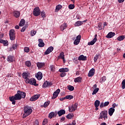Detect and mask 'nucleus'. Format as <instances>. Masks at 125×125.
<instances>
[{
	"label": "nucleus",
	"instance_id": "obj_1",
	"mask_svg": "<svg viewBox=\"0 0 125 125\" xmlns=\"http://www.w3.org/2000/svg\"><path fill=\"white\" fill-rule=\"evenodd\" d=\"M20 90H18L17 94L9 98L10 101L12 102V103L13 105H15L16 104V101L15 100H21V96L20 95Z\"/></svg>",
	"mask_w": 125,
	"mask_h": 125
},
{
	"label": "nucleus",
	"instance_id": "obj_2",
	"mask_svg": "<svg viewBox=\"0 0 125 125\" xmlns=\"http://www.w3.org/2000/svg\"><path fill=\"white\" fill-rule=\"evenodd\" d=\"M107 110H103L101 112L99 119H102V120H107L108 119V116H107Z\"/></svg>",
	"mask_w": 125,
	"mask_h": 125
},
{
	"label": "nucleus",
	"instance_id": "obj_3",
	"mask_svg": "<svg viewBox=\"0 0 125 125\" xmlns=\"http://www.w3.org/2000/svg\"><path fill=\"white\" fill-rule=\"evenodd\" d=\"M26 83H30V84H32V85H36L37 81L35 78H31V79H26L25 80Z\"/></svg>",
	"mask_w": 125,
	"mask_h": 125
},
{
	"label": "nucleus",
	"instance_id": "obj_4",
	"mask_svg": "<svg viewBox=\"0 0 125 125\" xmlns=\"http://www.w3.org/2000/svg\"><path fill=\"white\" fill-rule=\"evenodd\" d=\"M9 37L11 41H14L15 40V31L14 29H11L9 31Z\"/></svg>",
	"mask_w": 125,
	"mask_h": 125
},
{
	"label": "nucleus",
	"instance_id": "obj_5",
	"mask_svg": "<svg viewBox=\"0 0 125 125\" xmlns=\"http://www.w3.org/2000/svg\"><path fill=\"white\" fill-rule=\"evenodd\" d=\"M32 112H33L32 110H24V113L22 115L23 119H25V118H27L28 116L31 115Z\"/></svg>",
	"mask_w": 125,
	"mask_h": 125
},
{
	"label": "nucleus",
	"instance_id": "obj_6",
	"mask_svg": "<svg viewBox=\"0 0 125 125\" xmlns=\"http://www.w3.org/2000/svg\"><path fill=\"white\" fill-rule=\"evenodd\" d=\"M41 15V10L39 7H37L34 9L33 15L34 16H39Z\"/></svg>",
	"mask_w": 125,
	"mask_h": 125
},
{
	"label": "nucleus",
	"instance_id": "obj_7",
	"mask_svg": "<svg viewBox=\"0 0 125 125\" xmlns=\"http://www.w3.org/2000/svg\"><path fill=\"white\" fill-rule=\"evenodd\" d=\"M59 93H60V89H58L53 94V97H52V99H55V98H57L58 94H59Z\"/></svg>",
	"mask_w": 125,
	"mask_h": 125
},
{
	"label": "nucleus",
	"instance_id": "obj_8",
	"mask_svg": "<svg viewBox=\"0 0 125 125\" xmlns=\"http://www.w3.org/2000/svg\"><path fill=\"white\" fill-rule=\"evenodd\" d=\"M81 39H82V36L78 35L76 37V39L74 42V44L75 45H78V44L80 43V42H81Z\"/></svg>",
	"mask_w": 125,
	"mask_h": 125
},
{
	"label": "nucleus",
	"instance_id": "obj_9",
	"mask_svg": "<svg viewBox=\"0 0 125 125\" xmlns=\"http://www.w3.org/2000/svg\"><path fill=\"white\" fill-rule=\"evenodd\" d=\"M97 42V34L95 35V38L90 42L88 43V45H93Z\"/></svg>",
	"mask_w": 125,
	"mask_h": 125
},
{
	"label": "nucleus",
	"instance_id": "obj_10",
	"mask_svg": "<svg viewBox=\"0 0 125 125\" xmlns=\"http://www.w3.org/2000/svg\"><path fill=\"white\" fill-rule=\"evenodd\" d=\"M54 48L52 46H50L48 48V49L45 51L44 52V54L45 55H47V54H49L50 52H52V51H53Z\"/></svg>",
	"mask_w": 125,
	"mask_h": 125
},
{
	"label": "nucleus",
	"instance_id": "obj_11",
	"mask_svg": "<svg viewBox=\"0 0 125 125\" xmlns=\"http://www.w3.org/2000/svg\"><path fill=\"white\" fill-rule=\"evenodd\" d=\"M22 78L24 79L25 80H29V78L30 77V73H27V72H23L22 74Z\"/></svg>",
	"mask_w": 125,
	"mask_h": 125
},
{
	"label": "nucleus",
	"instance_id": "obj_12",
	"mask_svg": "<svg viewBox=\"0 0 125 125\" xmlns=\"http://www.w3.org/2000/svg\"><path fill=\"white\" fill-rule=\"evenodd\" d=\"M41 96V95H35L32 96L30 99V101H36L37 99H39V98Z\"/></svg>",
	"mask_w": 125,
	"mask_h": 125
},
{
	"label": "nucleus",
	"instance_id": "obj_13",
	"mask_svg": "<svg viewBox=\"0 0 125 125\" xmlns=\"http://www.w3.org/2000/svg\"><path fill=\"white\" fill-rule=\"evenodd\" d=\"M36 77L39 81H41L42 79V73L41 72H38Z\"/></svg>",
	"mask_w": 125,
	"mask_h": 125
},
{
	"label": "nucleus",
	"instance_id": "obj_14",
	"mask_svg": "<svg viewBox=\"0 0 125 125\" xmlns=\"http://www.w3.org/2000/svg\"><path fill=\"white\" fill-rule=\"evenodd\" d=\"M45 65L44 62H37V66L39 69H42V68H43Z\"/></svg>",
	"mask_w": 125,
	"mask_h": 125
},
{
	"label": "nucleus",
	"instance_id": "obj_15",
	"mask_svg": "<svg viewBox=\"0 0 125 125\" xmlns=\"http://www.w3.org/2000/svg\"><path fill=\"white\" fill-rule=\"evenodd\" d=\"M95 73V70L94 68H92L89 72L88 74V77H92L93 76H94V74Z\"/></svg>",
	"mask_w": 125,
	"mask_h": 125
},
{
	"label": "nucleus",
	"instance_id": "obj_16",
	"mask_svg": "<svg viewBox=\"0 0 125 125\" xmlns=\"http://www.w3.org/2000/svg\"><path fill=\"white\" fill-rule=\"evenodd\" d=\"M87 59L86 56H84L83 55H80L78 58V60L81 61H86Z\"/></svg>",
	"mask_w": 125,
	"mask_h": 125
},
{
	"label": "nucleus",
	"instance_id": "obj_17",
	"mask_svg": "<svg viewBox=\"0 0 125 125\" xmlns=\"http://www.w3.org/2000/svg\"><path fill=\"white\" fill-rule=\"evenodd\" d=\"M52 85V83L51 82H48L47 81H46L43 84V87H47V86H51Z\"/></svg>",
	"mask_w": 125,
	"mask_h": 125
},
{
	"label": "nucleus",
	"instance_id": "obj_18",
	"mask_svg": "<svg viewBox=\"0 0 125 125\" xmlns=\"http://www.w3.org/2000/svg\"><path fill=\"white\" fill-rule=\"evenodd\" d=\"M58 58L61 59L63 60L64 63H65V55H64V52H62L60 55L58 56Z\"/></svg>",
	"mask_w": 125,
	"mask_h": 125
},
{
	"label": "nucleus",
	"instance_id": "obj_19",
	"mask_svg": "<svg viewBox=\"0 0 125 125\" xmlns=\"http://www.w3.org/2000/svg\"><path fill=\"white\" fill-rule=\"evenodd\" d=\"M115 35V32H110L106 36V38L107 39H111V38H113Z\"/></svg>",
	"mask_w": 125,
	"mask_h": 125
},
{
	"label": "nucleus",
	"instance_id": "obj_20",
	"mask_svg": "<svg viewBox=\"0 0 125 125\" xmlns=\"http://www.w3.org/2000/svg\"><path fill=\"white\" fill-rule=\"evenodd\" d=\"M39 43L38 44V46L39 47H43L44 46V43L42 41V39H39L38 40Z\"/></svg>",
	"mask_w": 125,
	"mask_h": 125
},
{
	"label": "nucleus",
	"instance_id": "obj_21",
	"mask_svg": "<svg viewBox=\"0 0 125 125\" xmlns=\"http://www.w3.org/2000/svg\"><path fill=\"white\" fill-rule=\"evenodd\" d=\"M0 43H3V44L6 46L7 45H8V41L7 40H3L2 39L0 40Z\"/></svg>",
	"mask_w": 125,
	"mask_h": 125
},
{
	"label": "nucleus",
	"instance_id": "obj_22",
	"mask_svg": "<svg viewBox=\"0 0 125 125\" xmlns=\"http://www.w3.org/2000/svg\"><path fill=\"white\" fill-rule=\"evenodd\" d=\"M59 71V72H60V73H65L66 72L69 71V68H60Z\"/></svg>",
	"mask_w": 125,
	"mask_h": 125
},
{
	"label": "nucleus",
	"instance_id": "obj_23",
	"mask_svg": "<svg viewBox=\"0 0 125 125\" xmlns=\"http://www.w3.org/2000/svg\"><path fill=\"white\" fill-rule=\"evenodd\" d=\"M7 60L8 62H13L14 60V57L12 56H9L7 57Z\"/></svg>",
	"mask_w": 125,
	"mask_h": 125
},
{
	"label": "nucleus",
	"instance_id": "obj_24",
	"mask_svg": "<svg viewBox=\"0 0 125 125\" xmlns=\"http://www.w3.org/2000/svg\"><path fill=\"white\" fill-rule=\"evenodd\" d=\"M95 106L96 107V110H98V107L99 105H100V101L99 100H96L94 103Z\"/></svg>",
	"mask_w": 125,
	"mask_h": 125
},
{
	"label": "nucleus",
	"instance_id": "obj_25",
	"mask_svg": "<svg viewBox=\"0 0 125 125\" xmlns=\"http://www.w3.org/2000/svg\"><path fill=\"white\" fill-rule=\"evenodd\" d=\"M13 14H14V16H15V17H16V18H18V17H19V16H20V12H19L18 11H15L13 12Z\"/></svg>",
	"mask_w": 125,
	"mask_h": 125
},
{
	"label": "nucleus",
	"instance_id": "obj_26",
	"mask_svg": "<svg viewBox=\"0 0 125 125\" xmlns=\"http://www.w3.org/2000/svg\"><path fill=\"white\" fill-rule=\"evenodd\" d=\"M20 95L21 97V99L25 98L26 97V93L20 91Z\"/></svg>",
	"mask_w": 125,
	"mask_h": 125
},
{
	"label": "nucleus",
	"instance_id": "obj_27",
	"mask_svg": "<svg viewBox=\"0 0 125 125\" xmlns=\"http://www.w3.org/2000/svg\"><path fill=\"white\" fill-rule=\"evenodd\" d=\"M82 80H83V78L81 77L76 78L74 79V82L75 83H81L82 82Z\"/></svg>",
	"mask_w": 125,
	"mask_h": 125
},
{
	"label": "nucleus",
	"instance_id": "obj_28",
	"mask_svg": "<svg viewBox=\"0 0 125 125\" xmlns=\"http://www.w3.org/2000/svg\"><path fill=\"white\" fill-rule=\"evenodd\" d=\"M65 113H66L65 110H61L59 111H58V114L59 117H61V116H62V115H64Z\"/></svg>",
	"mask_w": 125,
	"mask_h": 125
},
{
	"label": "nucleus",
	"instance_id": "obj_29",
	"mask_svg": "<svg viewBox=\"0 0 125 125\" xmlns=\"http://www.w3.org/2000/svg\"><path fill=\"white\" fill-rule=\"evenodd\" d=\"M25 21L24 19H21L20 22L19 26L20 27H23L25 25Z\"/></svg>",
	"mask_w": 125,
	"mask_h": 125
},
{
	"label": "nucleus",
	"instance_id": "obj_30",
	"mask_svg": "<svg viewBox=\"0 0 125 125\" xmlns=\"http://www.w3.org/2000/svg\"><path fill=\"white\" fill-rule=\"evenodd\" d=\"M25 65L27 67H28L29 68H31L32 69V63L30 61H26L25 62Z\"/></svg>",
	"mask_w": 125,
	"mask_h": 125
},
{
	"label": "nucleus",
	"instance_id": "obj_31",
	"mask_svg": "<svg viewBox=\"0 0 125 125\" xmlns=\"http://www.w3.org/2000/svg\"><path fill=\"white\" fill-rule=\"evenodd\" d=\"M61 8H62V6L61 5L59 4V5H57L56 7V9H55L56 12H58V11H59V10H60V9H61Z\"/></svg>",
	"mask_w": 125,
	"mask_h": 125
},
{
	"label": "nucleus",
	"instance_id": "obj_32",
	"mask_svg": "<svg viewBox=\"0 0 125 125\" xmlns=\"http://www.w3.org/2000/svg\"><path fill=\"white\" fill-rule=\"evenodd\" d=\"M66 28H67V24L63 23L61 26V30L62 31H64V30H65V29H66Z\"/></svg>",
	"mask_w": 125,
	"mask_h": 125
},
{
	"label": "nucleus",
	"instance_id": "obj_33",
	"mask_svg": "<svg viewBox=\"0 0 125 125\" xmlns=\"http://www.w3.org/2000/svg\"><path fill=\"white\" fill-rule=\"evenodd\" d=\"M83 21H78L75 23V26H78L83 25Z\"/></svg>",
	"mask_w": 125,
	"mask_h": 125
},
{
	"label": "nucleus",
	"instance_id": "obj_34",
	"mask_svg": "<svg viewBox=\"0 0 125 125\" xmlns=\"http://www.w3.org/2000/svg\"><path fill=\"white\" fill-rule=\"evenodd\" d=\"M55 116V113L54 112H52L49 114L48 118L49 119H52Z\"/></svg>",
	"mask_w": 125,
	"mask_h": 125
},
{
	"label": "nucleus",
	"instance_id": "obj_35",
	"mask_svg": "<svg viewBox=\"0 0 125 125\" xmlns=\"http://www.w3.org/2000/svg\"><path fill=\"white\" fill-rule=\"evenodd\" d=\"M118 41H119V42H122V41H124L125 40V36H120L117 38Z\"/></svg>",
	"mask_w": 125,
	"mask_h": 125
},
{
	"label": "nucleus",
	"instance_id": "obj_36",
	"mask_svg": "<svg viewBox=\"0 0 125 125\" xmlns=\"http://www.w3.org/2000/svg\"><path fill=\"white\" fill-rule=\"evenodd\" d=\"M78 104L75 103L74 104L72 105L71 109L72 110H77L78 109Z\"/></svg>",
	"mask_w": 125,
	"mask_h": 125
},
{
	"label": "nucleus",
	"instance_id": "obj_37",
	"mask_svg": "<svg viewBox=\"0 0 125 125\" xmlns=\"http://www.w3.org/2000/svg\"><path fill=\"white\" fill-rule=\"evenodd\" d=\"M67 88L70 91H73V90L75 89V88L74 87V86L71 85H69L68 86H67Z\"/></svg>",
	"mask_w": 125,
	"mask_h": 125
},
{
	"label": "nucleus",
	"instance_id": "obj_38",
	"mask_svg": "<svg viewBox=\"0 0 125 125\" xmlns=\"http://www.w3.org/2000/svg\"><path fill=\"white\" fill-rule=\"evenodd\" d=\"M74 117V114H71L69 113L66 116V118L70 120V119H72Z\"/></svg>",
	"mask_w": 125,
	"mask_h": 125
},
{
	"label": "nucleus",
	"instance_id": "obj_39",
	"mask_svg": "<svg viewBox=\"0 0 125 125\" xmlns=\"http://www.w3.org/2000/svg\"><path fill=\"white\" fill-rule=\"evenodd\" d=\"M97 28H98L99 30L100 31H101V30H102L103 27H102V23L101 22H99L98 24V27Z\"/></svg>",
	"mask_w": 125,
	"mask_h": 125
},
{
	"label": "nucleus",
	"instance_id": "obj_40",
	"mask_svg": "<svg viewBox=\"0 0 125 125\" xmlns=\"http://www.w3.org/2000/svg\"><path fill=\"white\" fill-rule=\"evenodd\" d=\"M98 91H99V89L98 88H95L92 92V95H94V94H96Z\"/></svg>",
	"mask_w": 125,
	"mask_h": 125
},
{
	"label": "nucleus",
	"instance_id": "obj_41",
	"mask_svg": "<svg viewBox=\"0 0 125 125\" xmlns=\"http://www.w3.org/2000/svg\"><path fill=\"white\" fill-rule=\"evenodd\" d=\"M66 99H69V100H71V99H73L74 98V96L71 95H68L65 96Z\"/></svg>",
	"mask_w": 125,
	"mask_h": 125
},
{
	"label": "nucleus",
	"instance_id": "obj_42",
	"mask_svg": "<svg viewBox=\"0 0 125 125\" xmlns=\"http://www.w3.org/2000/svg\"><path fill=\"white\" fill-rule=\"evenodd\" d=\"M98 58H99V54L96 55V56H95L94 58V61L95 63H96V62L97 61V60L98 59Z\"/></svg>",
	"mask_w": 125,
	"mask_h": 125
},
{
	"label": "nucleus",
	"instance_id": "obj_43",
	"mask_svg": "<svg viewBox=\"0 0 125 125\" xmlns=\"http://www.w3.org/2000/svg\"><path fill=\"white\" fill-rule=\"evenodd\" d=\"M106 81V77L104 76L100 79V83H104Z\"/></svg>",
	"mask_w": 125,
	"mask_h": 125
},
{
	"label": "nucleus",
	"instance_id": "obj_44",
	"mask_svg": "<svg viewBox=\"0 0 125 125\" xmlns=\"http://www.w3.org/2000/svg\"><path fill=\"white\" fill-rule=\"evenodd\" d=\"M49 103H50V102L49 101L45 102L43 104V107H44V108H46V107L49 105Z\"/></svg>",
	"mask_w": 125,
	"mask_h": 125
},
{
	"label": "nucleus",
	"instance_id": "obj_45",
	"mask_svg": "<svg viewBox=\"0 0 125 125\" xmlns=\"http://www.w3.org/2000/svg\"><path fill=\"white\" fill-rule=\"evenodd\" d=\"M36 34H37V31H35V30H32L31 31V37H33V36H35L36 35Z\"/></svg>",
	"mask_w": 125,
	"mask_h": 125
},
{
	"label": "nucleus",
	"instance_id": "obj_46",
	"mask_svg": "<svg viewBox=\"0 0 125 125\" xmlns=\"http://www.w3.org/2000/svg\"><path fill=\"white\" fill-rule=\"evenodd\" d=\"M114 112H115V110H109L108 114L109 116H112Z\"/></svg>",
	"mask_w": 125,
	"mask_h": 125
},
{
	"label": "nucleus",
	"instance_id": "obj_47",
	"mask_svg": "<svg viewBox=\"0 0 125 125\" xmlns=\"http://www.w3.org/2000/svg\"><path fill=\"white\" fill-rule=\"evenodd\" d=\"M24 52L28 53V52L30 51V48L28 47H25L24 48Z\"/></svg>",
	"mask_w": 125,
	"mask_h": 125
},
{
	"label": "nucleus",
	"instance_id": "obj_48",
	"mask_svg": "<svg viewBox=\"0 0 125 125\" xmlns=\"http://www.w3.org/2000/svg\"><path fill=\"white\" fill-rule=\"evenodd\" d=\"M32 109H33V108H32L28 105H26L24 106V110H32Z\"/></svg>",
	"mask_w": 125,
	"mask_h": 125
},
{
	"label": "nucleus",
	"instance_id": "obj_49",
	"mask_svg": "<svg viewBox=\"0 0 125 125\" xmlns=\"http://www.w3.org/2000/svg\"><path fill=\"white\" fill-rule=\"evenodd\" d=\"M68 8L69 9H74L75 8V5L74 4H70L68 6Z\"/></svg>",
	"mask_w": 125,
	"mask_h": 125
},
{
	"label": "nucleus",
	"instance_id": "obj_50",
	"mask_svg": "<svg viewBox=\"0 0 125 125\" xmlns=\"http://www.w3.org/2000/svg\"><path fill=\"white\" fill-rule=\"evenodd\" d=\"M122 84L123 89H125V79L123 81Z\"/></svg>",
	"mask_w": 125,
	"mask_h": 125
},
{
	"label": "nucleus",
	"instance_id": "obj_51",
	"mask_svg": "<svg viewBox=\"0 0 125 125\" xmlns=\"http://www.w3.org/2000/svg\"><path fill=\"white\" fill-rule=\"evenodd\" d=\"M50 68L51 69V71H52V72H54V71H55V67H54V65L50 66Z\"/></svg>",
	"mask_w": 125,
	"mask_h": 125
},
{
	"label": "nucleus",
	"instance_id": "obj_52",
	"mask_svg": "<svg viewBox=\"0 0 125 125\" xmlns=\"http://www.w3.org/2000/svg\"><path fill=\"white\" fill-rule=\"evenodd\" d=\"M41 16L42 18H44V17H45V12H44V11H43L41 12Z\"/></svg>",
	"mask_w": 125,
	"mask_h": 125
},
{
	"label": "nucleus",
	"instance_id": "obj_53",
	"mask_svg": "<svg viewBox=\"0 0 125 125\" xmlns=\"http://www.w3.org/2000/svg\"><path fill=\"white\" fill-rule=\"evenodd\" d=\"M47 119H44L42 122V125H46V123H47Z\"/></svg>",
	"mask_w": 125,
	"mask_h": 125
},
{
	"label": "nucleus",
	"instance_id": "obj_54",
	"mask_svg": "<svg viewBox=\"0 0 125 125\" xmlns=\"http://www.w3.org/2000/svg\"><path fill=\"white\" fill-rule=\"evenodd\" d=\"M33 125H39V121L38 120H36L33 123Z\"/></svg>",
	"mask_w": 125,
	"mask_h": 125
},
{
	"label": "nucleus",
	"instance_id": "obj_55",
	"mask_svg": "<svg viewBox=\"0 0 125 125\" xmlns=\"http://www.w3.org/2000/svg\"><path fill=\"white\" fill-rule=\"evenodd\" d=\"M100 108H103V107H105V105H104V103L102 102L101 103L100 105Z\"/></svg>",
	"mask_w": 125,
	"mask_h": 125
},
{
	"label": "nucleus",
	"instance_id": "obj_56",
	"mask_svg": "<svg viewBox=\"0 0 125 125\" xmlns=\"http://www.w3.org/2000/svg\"><path fill=\"white\" fill-rule=\"evenodd\" d=\"M65 76H66V73L65 72H62V73L61 74V77L62 78L65 77Z\"/></svg>",
	"mask_w": 125,
	"mask_h": 125
},
{
	"label": "nucleus",
	"instance_id": "obj_57",
	"mask_svg": "<svg viewBox=\"0 0 125 125\" xmlns=\"http://www.w3.org/2000/svg\"><path fill=\"white\" fill-rule=\"evenodd\" d=\"M109 102H105L104 103V107H106V106H108V105H109Z\"/></svg>",
	"mask_w": 125,
	"mask_h": 125
},
{
	"label": "nucleus",
	"instance_id": "obj_58",
	"mask_svg": "<svg viewBox=\"0 0 125 125\" xmlns=\"http://www.w3.org/2000/svg\"><path fill=\"white\" fill-rule=\"evenodd\" d=\"M26 30V26H24L22 28V29H21V32H25V30Z\"/></svg>",
	"mask_w": 125,
	"mask_h": 125
},
{
	"label": "nucleus",
	"instance_id": "obj_59",
	"mask_svg": "<svg viewBox=\"0 0 125 125\" xmlns=\"http://www.w3.org/2000/svg\"><path fill=\"white\" fill-rule=\"evenodd\" d=\"M16 47H17V45H16V44H14L12 45V48L13 49H15V48H16Z\"/></svg>",
	"mask_w": 125,
	"mask_h": 125
},
{
	"label": "nucleus",
	"instance_id": "obj_60",
	"mask_svg": "<svg viewBox=\"0 0 125 125\" xmlns=\"http://www.w3.org/2000/svg\"><path fill=\"white\" fill-rule=\"evenodd\" d=\"M65 121V117H63L62 118H61V122L62 123V122H64Z\"/></svg>",
	"mask_w": 125,
	"mask_h": 125
},
{
	"label": "nucleus",
	"instance_id": "obj_61",
	"mask_svg": "<svg viewBox=\"0 0 125 125\" xmlns=\"http://www.w3.org/2000/svg\"><path fill=\"white\" fill-rule=\"evenodd\" d=\"M125 1V0H118V2L119 3H121V2H124Z\"/></svg>",
	"mask_w": 125,
	"mask_h": 125
},
{
	"label": "nucleus",
	"instance_id": "obj_62",
	"mask_svg": "<svg viewBox=\"0 0 125 125\" xmlns=\"http://www.w3.org/2000/svg\"><path fill=\"white\" fill-rule=\"evenodd\" d=\"M118 105L116 104H113L112 105L113 108H115L116 106H117Z\"/></svg>",
	"mask_w": 125,
	"mask_h": 125
},
{
	"label": "nucleus",
	"instance_id": "obj_63",
	"mask_svg": "<svg viewBox=\"0 0 125 125\" xmlns=\"http://www.w3.org/2000/svg\"><path fill=\"white\" fill-rule=\"evenodd\" d=\"M64 99H66V97H64V98H62L60 99L61 101H63V100H64Z\"/></svg>",
	"mask_w": 125,
	"mask_h": 125
},
{
	"label": "nucleus",
	"instance_id": "obj_64",
	"mask_svg": "<svg viewBox=\"0 0 125 125\" xmlns=\"http://www.w3.org/2000/svg\"><path fill=\"white\" fill-rule=\"evenodd\" d=\"M15 28V29H16L17 30H18V29H19V26H18V25H16Z\"/></svg>",
	"mask_w": 125,
	"mask_h": 125
}]
</instances>
